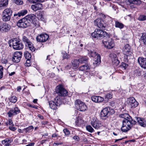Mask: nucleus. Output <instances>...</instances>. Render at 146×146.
I'll return each instance as SVG.
<instances>
[{
  "instance_id": "1",
  "label": "nucleus",
  "mask_w": 146,
  "mask_h": 146,
  "mask_svg": "<svg viewBox=\"0 0 146 146\" xmlns=\"http://www.w3.org/2000/svg\"><path fill=\"white\" fill-rule=\"evenodd\" d=\"M135 120L122 121V126L121 128V131L124 132H126L131 129L133 125L136 123Z\"/></svg>"
},
{
  "instance_id": "2",
  "label": "nucleus",
  "mask_w": 146,
  "mask_h": 146,
  "mask_svg": "<svg viewBox=\"0 0 146 146\" xmlns=\"http://www.w3.org/2000/svg\"><path fill=\"white\" fill-rule=\"evenodd\" d=\"M115 112L114 110L111 108H105L101 111V117L102 119H106L110 115L114 114Z\"/></svg>"
},
{
  "instance_id": "3",
  "label": "nucleus",
  "mask_w": 146,
  "mask_h": 146,
  "mask_svg": "<svg viewBox=\"0 0 146 146\" xmlns=\"http://www.w3.org/2000/svg\"><path fill=\"white\" fill-rule=\"evenodd\" d=\"M108 34L106 32L99 29H96L91 34L93 37L97 39L107 37L108 36Z\"/></svg>"
},
{
  "instance_id": "4",
  "label": "nucleus",
  "mask_w": 146,
  "mask_h": 146,
  "mask_svg": "<svg viewBox=\"0 0 146 146\" xmlns=\"http://www.w3.org/2000/svg\"><path fill=\"white\" fill-rule=\"evenodd\" d=\"M12 11L10 8H6L3 12L2 17L3 21H9L12 15Z\"/></svg>"
},
{
  "instance_id": "5",
  "label": "nucleus",
  "mask_w": 146,
  "mask_h": 146,
  "mask_svg": "<svg viewBox=\"0 0 146 146\" xmlns=\"http://www.w3.org/2000/svg\"><path fill=\"white\" fill-rule=\"evenodd\" d=\"M12 46L16 50H20L22 49L24 47L23 43L17 38H13L12 40Z\"/></svg>"
},
{
  "instance_id": "6",
  "label": "nucleus",
  "mask_w": 146,
  "mask_h": 146,
  "mask_svg": "<svg viewBox=\"0 0 146 146\" xmlns=\"http://www.w3.org/2000/svg\"><path fill=\"white\" fill-rule=\"evenodd\" d=\"M108 38L107 39H104L102 40V43L105 47L108 49H111L113 48L114 46L113 40L111 38L108 36H107Z\"/></svg>"
},
{
  "instance_id": "7",
  "label": "nucleus",
  "mask_w": 146,
  "mask_h": 146,
  "mask_svg": "<svg viewBox=\"0 0 146 146\" xmlns=\"http://www.w3.org/2000/svg\"><path fill=\"white\" fill-rule=\"evenodd\" d=\"M75 104L78 110L80 111H84L86 110L87 107L85 104L79 99L75 101Z\"/></svg>"
},
{
  "instance_id": "8",
  "label": "nucleus",
  "mask_w": 146,
  "mask_h": 146,
  "mask_svg": "<svg viewBox=\"0 0 146 146\" xmlns=\"http://www.w3.org/2000/svg\"><path fill=\"white\" fill-rule=\"evenodd\" d=\"M61 103L60 99L58 97L55 98L54 101H51L49 102V105L50 108L53 110L57 109V107L60 106Z\"/></svg>"
},
{
  "instance_id": "9",
  "label": "nucleus",
  "mask_w": 146,
  "mask_h": 146,
  "mask_svg": "<svg viewBox=\"0 0 146 146\" xmlns=\"http://www.w3.org/2000/svg\"><path fill=\"white\" fill-rule=\"evenodd\" d=\"M17 25L19 27L24 28L30 26V25L25 17H24L19 20L17 23Z\"/></svg>"
},
{
  "instance_id": "10",
  "label": "nucleus",
  "mask_w": 146,
  "mask_h": 146,
  "mask_svg": "<svg viewBox=\"0 0 146 146\" xmlns=\"http://www.w3.org/2000/svg\"><path fill=\"white\" fill-rule=\"evenodd\" d=\"M49 38V36L47 34H41L37 36L36 37V40L38 42H44L47 41Z\"/></svg>"
},
{
  "instance_id": "11",
  "label": "nucleus",
  "mask_w": 146,
  "mask_h": 146,
  "mask_svg": "<svg viewBox=\"0 0 146 146\" xmlns=\"http://www.w3.org/2000/svg\"><path fill=\"white\" fill-rule=\"evenodd\" d=\"M56 92L60 96H66L67 95L68 92L61 85L58 86Z\"/></svg>"
},
{
  "instance_id": "12",
  "label": "nucleus",
  "mask_w": 146,
  "mask_h": 146,
  "mask_svg": "<svg viewBox=\"0 0 146 146\" xmlns=\"http://www.w3.org/2000/svg\"><path fill=\"white\" fill-rule=\"evenodd\" d=\"M123 52L127 57L131 56L132 54L131 47L128 44H126L124 46L123 48Z\"/></svg>"
},
{
  "instance_id": "13",
  "label": "nucleus",
  "mask_w": 146,
  "mask_h": 146,
  "mask_svg": "<svg viewBox=\"0 0 146 146\" xmlns=\"http://www.w3.org/2000/svg\"><path fill=\"white\" fill-rule=\"evenodd\" d=\"M94 25L98 28L104 29L105 28V26L104 24L103 21L100 18L97 19L94 21Z\"/></svg>"
},
{
  "instance_id": "14",
  "label": "nucleus",
  "mask_w": 146,
  "mask_h": 146,
  "mask_svg": "<svg viewBox=\"0 0 146 146\" xmlns=\"http://www.w3.org/2000/svg\"><path fill=\"white\" fill-rule=\"evenodd\" d=\"M127 102L128 105L131 108H135L138 105V102L136 101L133 97H131L128 98Z\"/></svg>"
},
{
  "instance_id": "15",
  "label": "nucleus",
  "mask_w": 146,
  "mask_h": 146,
  "mask_svg": "<svg viewBox=\"0 0 146 146\" xmlns=\"http://www.w3.org/2000/svg\"><path fill=\"white\" fill-rule=\"evenodd\" d=\"M22 55L21 52H15L12 58L13 61L15 63L19 62L21 60Z\"/></svg>"
},
{
  "instance_id": "16",
  "label": "nucleus",
  "mask_w": 146,
  "mask_h": 146,
  "mask_svg": "<svg viewBox=\"0 0 146 146\" xmlns=\"http://www.w3.org/2000/svg\"><path fill=\"white\" fill-rule=\"evenodd\" d=\"M20 111L19 108L16 107L14 108L11 109L7 113L8 116L11 117L13 115H15L20 112Z\"/></svg>"
},
{
  "instance_id": "17",
  "label": "nucleus",
  "mask_w": 146,
  "mask_h": 146,
  "mask_svg": "<svg viewBox=\"0 0 146 146\" xmlns=\"http://www.w3.org/2000/svg\"><path fill=\"white\" fill-rule=\"evenodd\" d=\"M138 62L141 66L144 69H146V58L142 57H139Z\"/></svg>"
},
{
  "instance_id": "18",
  "label": "nucleus",
  "mask_w": 146,
  "mask_h": 146,
  "mask_svg": "<svg viewBox=\"0 0 146 146\" xmlns=\"http://www.w3.org/2000/svg\"><path fill=\"white\" fill-rule=\"evenodd\" d=\"M116 55L113 53H111L110 54V56L111 58L112 63L113 64L116 66L119 64L120 62L116 57Z\"/></svg>"
},
{
  "instance_id": "19",
  "label": "nucleus",
  "mask_w": 146,
  "mask_h": 146,
  "mask_svg": "<svg viewBox=\"0 0 146 146\" xmlns=\"http://www.w3.org/2000/svg\"><path fill=\"white\" fill-rule=\"evenodd\" d=\"M91 124L94 128L96 129H98L101 126L100 123L95 118L91 120Z\"/></svg>"
},
{
  "instance_id": "20",
  "label": "nucleus",
  "mask_w": 146,
  "mask_h": 146,
  "mask_svg": "<svg viewBox=\"0 0 146 146\" xmlns=\"http://www.w3.org/2000/svg\"><path fill=\"white\" fill-rule=\"evenodd\" d=\"M120 117L123 118L122 121L133 120L132 117L127 113H123L119 115Z\"/></svg>"
},
{
  "instance_id": "21",
  "label": "nucleus",
  "mask_w": 146,
  "mask_h": 146,
  "mask_svg": "<svg viewBox=\"0 0 146 146\" xmlns=\"http://www.w3.org/2000/svg\"><path fill=\"white\" fill-rule=\"evenodd\" d=\"M11 26L6 23H5L0 26V31L3 32H7L9 30Z\"/></svg>"
},
{
  "instance_id": "22",
  "label": "nucleus",
  "mask_w": 146,
  "mask_h": 146,
  "mask_svg": "<svg viewBox=\"0 0 146 146\" xmlns=\"http://www.w3.org/2000/svg\"><path fill=\"white\" fill-rule=\"evenodd\" d=\"M137 123L141 126L145 127L146 126V121L143 118L139 117H136Z\"/></svg>"
},
{
  "instance_id": "23",
  "label": "nucleus",
  "mask_w": 146,
  "mask_h": 146,
  "mask_svg": "<svg viewBox=\"0 0 146 146\" xmlns=\"http://www.w3.org/2000/svg\"><path fill=\"white\" fill-rule=\"evenodd\" d=\"M36 16L34 14H31L27 15L25 18L27 19L28 22L30 25L31 23L33 22V20L35 19Z\"/></svg>"
},
{
  "instance_id": "24",
  "label": "nucleus",
  "mask_w": 146,
  "mask_h": 146,
  "mask_svg": "<svg viewBox=\"0 0 146 146\" xmlns=\"http://www.w3.org/2000/svg\"><path fill=\"white\" fill-rule=\"evenodd\" d=\"M92 101L95 102H102L104 100V98L100 96H93L92 97Z\"/></svg>"
},
{
  "instance_id": "25",
  "label": "nucleus",
  "mask_w": 146,
  "mask_h": 146,
  "mask_svg": "<svg viewBox=\"0 0 146 146\" xmlns=\"http://www.w3.org/2000/svg\"><path fill=\"white\" fill-rule=\"evenodd\" d=\"M42 4L41 3H38L34 5H32L31 7L32 9L35 11L41 9H42Z\"/></svg>"
},
{
  "instance_id": "26",
  "label": "nucleus",
  "mask_w": 146,
  "mask_h": 146,
  "mask_svg": "<svg viewBox=\"0 0 146 146\" xmlns=\"http://www.w3.org/2000/svg\"><path fill=\"white\" fill-rule=\"evenodd\" d=\"M71 63L73 68L75 69L78 68L80 63L78 59H74L72 60Z\"/></svg>"
},
{
  "instance_id": "27",
  "label": "nucleus",
  "mask_w": 146,
  "mask_h": 146,
  "mask_svg": "<svg viewBox=\"0 0 146 146\" xmlns=\"http://www.w3.org/2000/svg\"><path fill=\"white\" fill-rule=\"evenodd\" d=\"M115 26L116 28H119L120 29L124 28V25L122 23L117 21H115Z\"/></svg>"
},
{
  "instance_id": "28",
  "label": "nucleus",
  "mask_w": 146,
  "mask_h": 146,
  "mask_svg": "<svg viewBox=\"0 0 146 146\" xmlns=\"http://www.w3.org/2000/svg\"><path fill=\"white\" fill-rule=\"evenodd\" d=\"M90 66L88 64H85L80 67V70L82 71L88 72L90 69Z\"/></svg>"
},
{
  "instance_id": "29",
  "label": "nucleus",
  "mask_w": 146,
  "mask_h": 146,
  "mask_svg": "<svg viewBox=\"0 0 146 146\" xmlns=\"http://www.w3.org/2000/svg\"><path fill=\"white\" fill-rule=\"evenodd\" d=\"M96 56L95 60L93 63L94 65H97L101 62V56L100 55L98 54Z\"/></svg>"
},
{
  "instance_id": "30",
  "label": "nucleus",
  "mask_w": 146,
  "mask_h": 146,
  "mask_svg": "<svg viewBox=\"0 0 146 146\" xmlns=\"http://www.w3.org/2000/svg\"><path fill=\"white\" fill-rule=\"evenodd\" d=\"M88 58L86 56H83L79 58L78 60L80 63L83 64L86 63L87 62L88 60Z\"/></svg>"
},
{
  "instance_id": "31",
  "label": "nucleus",
  "mask_w": 146,
  "mask_h": 146,
  "mask_svg": "<svg viewBox=\"0 0 146 146\" xmlns=\"http://www.w3.org/2000/svg\"><path fill=\"white\" fill-rule=\"evenodd\" d=\"M76 125L78 126H80L83 123V121L80 117H78L75 122Z\"/></svg>"
},
{
  "instance_id": "32",
  "label": "nucleus",
  "mask_w": 146,
  "mask_h": 146,
  "mask_svg": "<svg viewBox=\"0 0 146 146\" xmlns=\"http://www.w3.org/2000/svg\"><path fill=\"white\" fill-rule=\"evenodd\" d=\"M88 54L89 56L92 57H96L98 54L96 51L92 50L89 51Z\"/></svg>"
},
{
  "instance_id": "33",
  "label": "nucleus",
  "mask_w": 146,
  "mask_h": 146,
  "mask_svg": "<svg viewBox=\"0 0 146 146\" xmlns=\"http://www.w3.org/2000/svg\"><path fill=\"white\" fill-rule=\"evenodd\" d=\"M26 45L28 46L29 49L32 52H33L35 50V48L33 46V44L31 42H30Z\"/></svg>"
},
{
  "instance_id": "34",
  "label": "nucleus",
  "mask_w": 146,
  "mask_h": 146,
  "mask_svg": "<svg viewBox=\"0 0 146 146\" xmlns=\"http://www.w3.org/2000/svg\"><path fill=\"white\" fill-rule=\"evenodd\" d=\"M34 129V127L32 126H30L29 127L25 128L23 129V131H25V133H29L32 131Z\"/></svg>"
},
{
  "instance_id": "35",
  "label": "nucleus",
  "mask_w": 146,
  "mask_h": 146,
  "mask_svg": "<svg viewBox=\"0 0 146 146\" xmlns=\"http://www.w3.org/2000/svg\"><path fill=\"white\" fill-rule=\"evenodd\" d=\"M130 3L136 5H139L141 3V1L139 0H128Z\"/></svg>"
},
{
  "instance_id": "36",
  "label": "nucleus",
  "mask_w": 146,
  "mask_h": 146,
  "mask_svg": "<svg viewBox=\"0 0 146 146\" xmlns=\"http://www.w3.org/2000/svg\"><path fill=\"white\" fill-rule=\"evenodd\" d=\"M9 101L11 102L15 103L17 100V98L15 96H12L9 98Z\"/></svg>"
},
{
  "instance_id": "37",
  "label": "nucleus",
  "mask_w": 146,
  "mask_h": 146,
  "mask_svg": "<svg viewBox=\"0 0 146 146\" xmlns=\"http://www.w3.org/2000/svg\"><path fill=\"white\" fill-rule=\"evenodd\" d=\"M62 54L63 59H68L70 58V56L67 53L65 52H62Z\"/></svg>"
},
{
  "instance_id": "38",
  "label": "nucleus",
  "mask_w": 146,
  "mask_h": 146,
  "mask_svg": "<svg viewBox=\"0 0 146 146\" xmlns=\"http://www.w3.org/2000/svg\"><path fill=\"white\" fill-rule=\"evenodd\" d=\"M86 130L90 133H92L94 131V129L90 125H88L86 126Z\"/></svg>"
},
{
  "instance_id": "39",
  "label": "nucleus",
  "mask_w": 146,
  "mask_h": 146,
  "mask_svg": "<svg viewBox=\"0 0 146 146\" xmlns=\"http://www.w3.org/2000/svg\"><path fill=\"white\" fill-rule=\"evenodd\" d=\"M37 18L39 20L42 21L44 20V18L43 17L42 13L41 12H39L37 14Z\"/></svg>"
},
{
  "instance_id": "40",
  "label": "nucleus",
  "mask_w": 146,
  "mask_h": 146,
  "mask_svg": "<svg viewBox=\"0 0 146 146\" xmlns=\"http://www.w3.org/2000/svg\"><path fill=\"white\" fill-rule=\"evenodd\" d=\"M33 22V26L35 27L36 28L39 27H40V24L37 21H33V22Z\"/></svg>"
},
{
  "instance_id": "41",
  "label": "nucleus",
  "mask_w": 146,
  "mask_h": 146,
  "mask_svg": "<svg viewBox=\"0 0 146 146\" xmlns=\"http://www.w3.org/2000/svg\"><path fill=\"white\" fill-rule=\"evenodd\" d=\"M22 40L23 42L26 43V44L29 43L31 41L26 36H23L22 38Z\"/></svg>"
},
{
  "instance_id": "42",
  "label": "nucleus",
  "mask_w": 146,
  "mask_h": 146,
  "mask_svg": "<svg viewBox=\"0 0 146 146\" xmlns=\"http://www.w3.org/2000/svg\"><path fill=\"white\" fill-rule=\"evenodd\" d=\"M24 55L25 58L27 59H30L31 57V54L30 53L27 51L25 52Z\"/></svg>"
},
{
  "instance_id": "43",
  "label": "nucleus",
  "mask_w": 146,
  "mask_h": 146,
  "mask_svg": "<svg viewBox=\"0 0 146 146\" xmlns=\"http://www.w3.org/2000/svg\"><path fill=\"white\" fill-rule=\"evenodd\" d=\"M17 5H22L23 3L22 0H12Z\"/></svg>"
},
{
  "instance_id": "44",
  "label": "nucleus",
  "mask_w": 146,
  "mask_h": 146,
  "mask_svg": "<svg viewBox=\"0 0 146 146\" xmlns=\"http://www.w3.org/2000/svg\"><path fill=\"white\" fill-rule=\"evenodd\" d=\"M141 38L143 40L144 44L146 45V35L143 34L141 36Z\"/></svg>"
},
{
  "instance_id": "45",
  "label": "nucleus",
  "mask_w": 146,
  "mask_h": 146,
  "mask_svg": "<svg viewBox=\"0 0 146 146\" xmlns=\"http://www.w3.org/2000/svg\"><path fill=\"white\" fill-rule=\"evenodd\" d=\"M138 20L140 21H144L146 19V16L144 15H140L138 18Z\"/></svg>"
},
{
  "instance_id": "46",
  "label": "nucleus",
  "mask_w": 146,
  "mask_h": 146,
  "mask_svg": "<svg viewBox=\"0 0 146 146\" xmlns=\"http://www.w3.org/2000/svg\"><path fill=\"white\" fill-rule=\"evenodd\" d=\"M27 13V10H23L19 12V14H20L21 16H24Z\"/></svg>"
},
{
  "instance_id": "47",
  "label": "nucleus",
  "mask_w": 146,
  "mask_h": 146,
  "mask_svg": "<svg viewBox=\"0 0 146 146\" xmlns=\"http://www.w3.org/2000/svg\"><path fill=\"white\" fill-rule=\"evenodd\" d=\"M63 131L66 136L68 137L70 135V131L67 129H64L63 130Z\"/></svg>"
},
{
  "instance_id": "48",
  "label": "nucleus",
  "mask_w": 146,
  "mask_h": 146,
  "mask_svg": "<svg viewBox=\"0 0 146 146\" xmlns=\"http://www.w3.org/2000/svg\"><path fill=\"white\" fill-rule=\"evenodd\" d=\"M6 124L7 126L8 125L11 126H14V124L12 120L11 119H8V121L6 123Z\"/></svg>"
},
{
  "instance_id": "49",
  "label": "nucleus",
  "mask_w": 146,
  "mask_h": 146,
  "mask_svg": "<svg viewBox=\"0 0 146 146\" xmlns=\"http://www.w3.org/2000/svg\"><path fill=\"white\" fill-rule=\"evenodd\" d=\"M3 68L1 66H0V79H1L3 75Z\"/></svg>"
},
{
  "instance_id": "50",
  "label": "nucleus",
  "mask_w": 146,
  "mask_h": 146,
  "mask_svg": "<svg viewBox=\"0 0 146 146\" xmlns=\"http://www.w3.org/2000/svg\"><path fill=\"white\" fill-rule=\"evenodd\" d=\"M8 4V3L6 1H3V2H1L0 3V7H4L7 6Z\"/></svg>"
},
{
  "instance_id": "51",
  "label": "nucleus",
  "mask_w": 146,
  "mask_h": 146,
  "mask_svg": "<svg viewBox=\"0 0 146 146\" xmlns=\"http://www.w3.org/2000/svg\"><path fill=\"white\" fill-rule=\"evenodd\" d=\"M113 94L111 93H108L105 96L106 98L108 99H111L112 97Z\"/></svg>"
},
{
  "instance_id": "52",
  "label": "nucleus",
  "mask_w": 146,
  "mask_h": 146,
  "mask_svg": "<svg viewBox=\"0 0 146 146\" xmlns=\"http://www.w3.org/2000/svg\"><path fill=\"white\" fill-rule=\"evenodd\" d=\"M31 3H35L37 2H40L41 0H28Z\"/></svg>"
},
{
  "instance_id": "53",
  "label": "nucleus",
  "mask_w": 146,
  "mask_h": 146,
  "mask_svg": "<svg viewBox=\"0 0 146 146\" xmlns=\"http://www.w3.org/2000/svg\"><path fill=\"white\" fill-rule=\"evenodd\" d=\"M31 62L30 59H27L25 65L27 66H29L31 65Z\"/></svg>"
},
{
  "instance_id": "54",
  "label": "nucleus",
  "mask_w": 146,
  "mask_h": 146,
  "mask_svg": "<svg viewBox=\"0 0 146 146\" xmlns=\"http://www.w3.org/2000/svg\"><path fill=\"white\" fill-rule=\"evenodd\" d=\"M10 140L8 139H5L2 141V143L3 144H4L6 143H9L10 141Z\"/></svg>"
},
{
  "instance_id": "55",
  "label": "nucleus",
  "mask_w": 146,
  "mask_h": 146,
  "mask_svg": "<svg viewBox=\"0 0 146 146\" xmlns=\"http://www.w3.org/2000/svg\"><path fill=\"white\" fill-rule=\"evenodd\" d=\"M73 139L77 141H78L80 140V138L79 137L77 136H74L73 137Z\"/></svg>"
},
{
  "instance_id": "56",
  "label": "nucleus",
  "mask_w": 146,
  "mask_h": 146,
  "mask_svg": "<svg viewBox=\"0 0 146 146\" xmlns=\"http://www.w3.org/2000/svg\"><path fill=\"white\" fill-rule=\"evenodd\" d=\"M13 126H11L9 127V128L11 130V131H15L17 129V128L13 127Z\"/></svg>"
},
{
  "instance_id": "57",
  "label": "nucleus",
  "mask_w": 146,
  "mask_h": 146,
  "mask_svg": "<svg viewBox=\"0 0 146 146\" xmlns=\"http://www.w3.org/2000/svg\"><path fill=\"white\" fill-rule=\"evenodd\" d=\"M28 106L30 107L34 108L36 109H37L38 108L37 106L34 105L29 104L28 105Z\"/></svg>"
},
{
  "instance_id": "58",
  "label": "nucleus",
  "mask_w": 146,
  "mask_h": 146,
  "mask_svg": "<svg viewBox=\"0 0 146 146\" xmlns=\"http://www.w3.org/2000/svg\"><path fill=\"white\" fill-rule=\"evenodd\" d=\"M127 65L125 64V63H123L121 65V66L123 67L124 69H125L127 66Z\"/></svg>"
},
{
  "instance_id": "59",
  "label": "nucleus",
  "mask_w": 146,
  "mask_h": 146,
  "mask_svg": "<svg viewBox=\"0 0 146 146\" xmlns=\"http://www.w3.org/2000/svg\"><path fill=\"white\" fill-rule=\"evenodd\" d=\"M18 131L19 133H23L24 131H25L23 130V129L22 130L21 129H18Z\"/></svg>"
},
{
  "instance_id": "60",
  "label": "nucleus",
  "mask_w": 146,
  "mask_h": 146,
  "mask_svg": "<svg viewBox=\"0 0 146 146\" xmlns=\"http://www.w3.org/2000/svg\"><path fill=\"white\" fill-rule=\"evenodd\" d=\"M38 117L39 118H40L42 119H44V117H43V116H42L40 114H38Z\"/></svg>"
},
{
  "instance_id": "61",
  "label": "nucleus",
  "mask_w": 146,
  "mask_h": 146,
  "mask_svg": "<svg viewBox=\"0 0 146 146\" xmlns=\"http://www.w3.org/2000/svg\"><path fill=\"white\" fill-rule=\"evenodd\" d=\"M18 16V17H20L21 16L20 14H19V12H18L17 13H15L14 15V16L15 17L16 16Z\"/></svg>"
},
{
  "instance_id": "62",
  "label": "nucleus",
  "mask_w": 146,
  "mask_h": 146,
  "mask_svg": "<svg viewBox=\"0 0 146 146\" xmlns=\"http://www.w3.org/2000/svg\"><path fill=\"white\" fill-rule=\"evenodd\" d=\"M115 105V102L113 101H112L110 102V105L112 106H114Z\"/></svg>"
},
{
  "instance_id": "63",
  "label": "nucleus",
  "mask_w": 146,
  "mask_h": 146,
  "mask_svg": "<svg viewBox=\"0 0 146 146\" xmlns=\"http://www.w3.org/2000/svg\"><path fill=\"white\" fill-rule=\"evenodd\" d=\"M34 143H31L26 145L25 146H34Z\"/></svg>"
},
{
  "instance_id": "64",
  "label": "nucleus",
  "mask_w": 146,
  "mask_h": 146,
  "mask_svg": "<svg viewBox=\"0 0 146 146\" xmlns=\"http://www.w3.org/2000/svg\"><path fill=\"white\" fill-rule=\"evenodd\" d=\"M48 122L47 121H42L41 122V124H42V125H45V124H47L48 123Z\"/></svg>"
}]
</instances>
